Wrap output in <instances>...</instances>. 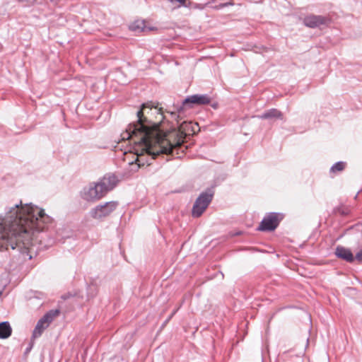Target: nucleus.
I'll list each match as a JSON object with an SVG mask.
<instances>
[{
	"label": "nucleus",
	"mask_w": 362,
	"mask_h": 362,
	"mask_svg": "<svg viewBox=\"0 0 362 362\" xmlns=\"http://www.w3.org/2000/svg\"><path fill=\"white\" fill-rule=\"evenodd\" d=\"M44 209L32 204H15L0 217V250L18 248L32 258L30 247L35 233L43 231L52 222Z\"/></svg>",
	"instance_id": "obj_1"
},
{
	"label": "nucleus",
	"mask_w": 362,
	"mask_h": 362,
	"mask_svg": "<svg viewBox=\"0 0 362 362\" xmlns=\"http://www.w3.org/2000/svg\"><path fill=\"white\" fill-rule=\"evenodd\" d=\"M153 111L160 119L165 118L161 108L153 106L152 103H144L137 112V122L129 124L126 131L121 134L122 141L127 140L133 145L129 150V154L133 153L136 156L135 163L132 161L129 164L134 166L135 170L146 163L148 165L151 164L146 158L152 157L150 151L156 149V145H158L161 136L157 128V121H154L151 117Z\"/></svg>",
	"instance_id": "obj_2"
},
{
	"label": "nucleus",
	"mask_w": 362,
	"mask_h": 362,
	"mask_svg": "<svg viewBox=\"0 0 362 362\" xmlns=\"http://www.w3.org/2000/svg\"><path fill=\"white\" fill-rule=\"evenodd\" d=\"M170 114L177 122V127H173L166 131L165 134H161L158 145H156V149L153 151H150V153L152 154L151 160L160 153H171L174 149L180 147L184 143L187 136L195 134L198 129L197 123L183 121L180 124V116L173 112H170Z\"/></svg>",
	"instance_id": "obj_3"
},
{
	"label": "nucleus",
	"mask_w": 362,
	"mask_h": 362,
	"mask_svg": "<svg viewBox=\"0 0 362 362\" xmlns=\"http://www.w3.org/2000/svg\"><path fill=\"white\" fill-rule=\"evenodd\" d=\"M117 184L114 175H106L99 182L90 184L81 192V197L88 202H95L112 190Z\"/></svg>",
	"instance_id": "obj_4"
},
{
	"label": "nucleus",
	"mask_w": 362,
	"mask_h": 362,
	"mask_svg": "<svg viewBox=\"0 0 362 362\" xmlns=\"http://www.w3.org/2000/svg\"><path fill=\"white\" fill-rule=\"evenodd\" d=\"M118 206V203L115 201L107 202L102 204L97 205L93 208L90 212V216L93 219L102 220L109 216Z\"/></svg>",
	"instance_id": "obj_5"
},
{
	"label": "nucleus",
	"mask_w": 362,
	"mask_h": 362,
	"mask_svg": "<svg viewBox=\"0 0 362 362\" xmlns=\"http://www.w3.org/2000/svg\"><path fill=\"white\" fill-rule=\"evenodd\" d=\"M212 197L213 192H202L194 202L192 211V216L196 218L199 217L208 207L212 200Z\"/></svg>",
	"instance_id": "obj_6"
},
{
	"label": "nucleus",
	"mask_w": 362,
	"mask_h": 362,
	"mask_svg": "<svg viewBox=\"0 0 362 362\" xmlns=\"http://www.w3.org/2000/svg\"><path fill=\"white\" fill-rule=\"evenodd\" d=\"M59 313V310H52L40 319L33 330V337L37 338L40 337L44 330L48 327L53 320L58 316Z\"/></svg>",
	"instance_id": "obj_7"
},
{
	"label": "nucleus",
	"mask_w": 362,
	"mask_h": 362,
	"mask_svg": "<svg viewBox=\"0 0 362 362\" xmlns=\"http://www.w3.org/2000/svg\"><path fill=\"white\" fill-rule=\"evenodd\" d=\"M279 215L275 213H271L266 216L262 221L258 230L262 231L274 230L279 223Z\"/></svg>",
	"instance_id": "obj_8"
},
{
	"label": "nucleus",
	"mask_w": 362,
	"mask_h": 362,
	"mask_svg": "<svg viewBox=\"0 0 362 362\" xmlns=\"http://www.w3.org/2000/svg\"><path fill=\"white\" fill-rule=\"evenodd\" d=\"M303 24L311 28H320L322 25H327L329 23V19L322 16L309 15L305 16L303 20Z\"/></svg>",
	"instance_id": "obj_9"
},
{
	"label": "nucleus",
	"mask_w": 362,
	"mask_h": 362,
	"mask_svg": "<svg viewBox=\"0 0 362 362\" xmlns=\"http://www.w3.org/2000/svg\"><path fill=\"white\" fill-rule=\"evenodd\" d=\"M211 102V98L207 95H193L187 98L184 101V105L188 103L197 105H206Z\"/></svg>",
	"instance_id": "obj_10"
},
{
	"label": "nucleus",
	"mask_w": 362,
	"mask_h": 362,
	"mask_svg": "<svg viewBox=\"0 0 362 362\" xmlns=\"http://www.w3.org/2000/svg\"><path fill=\"white\" fill-rule=\"evenodd\" d=\"M335 255L337 257L346 260L348 262H352L354 259L351 251L343 246H337L335 250Z\"/></svg>",
	"instance_id": "obj_11"
},
{
	"label": "nucleus",
	"mask_w": 362,
	"mask_h": 362,
	"mask_svg": "<svg viewBox=\"0 0 362 362\" xmlns=\"http://www.w3.org/2000/svg\"><path fill=\"white\" fill-rule=\"evenodd\" d=\"M129 29L136 33L153 30L154 28L147 26L143 20H136L129 25Z\"/></svg>",
	"instance_id": "obj_12"
},
{
	"label": "nucleus",
	"mask_w": 362,
	"mask_h": 362,
	"mask_svg": "<svg viewBox=\"0 0 362 362\" xmlns=\"http://www.w3.org/2000/svg\"><path fill=\"white\" fill-rule=\"evenodd\" d=\"M258 118L262 119H284V116L279 110L272 108L264 112L262 115H259Z\"/></svg>",
	"instance_id": "obj_13"
},
{
	"label": "nucleus",
	"mask_w": 362,
	"mask_h": 362,
	"mask_svg": "<svg viewBox=\"0 0 362 362\" xmlns=\"http://www.w3.org/2000/svg\"><path fill=\"white\" fill-rule=\"evenodd\" d=\"M12 333V329L8 322L0 323V339H7Z\"/></svg>",
	"instance_id": "obj_14"
},
{
	"label": "nucleus",
	"mask_w": 362,
	"mask_h": 362,
	"mask_svg": "<svg viewBox=\"0 0 362 362\" xmlns=\"http://www.w3.org/2000/svg\"><path fill=\"white\" fill-rule=\"evenodd\" d=\"M173 5V8H180V6L189 7V4H187V0H168Z\"/></svg>",
	"instance_id": "obj_15"
},
{
	"label": "nucleus",
	"mask_w": 362,
	"mask_h": 362,
	"mask_svg": "<svg viewBox=\"0 0 362 362\" xmlns=\"http://www.w3.org/2000/svg\"><path fill=\"white\" fill-rule=\"evenodd\" d=\"M346 163L344 162H337L331 168L330 170L333 173L340 172L344 169Z\"/></svg>",
	"instance_id": "obj_16"
},
{
	"label": "nucleus",
	"mask_w": 362,
	"mask_h": 362,
	"mask_svg": "<svg viewBox=\"0 0 362 362\" xmlns=\"http://www.w3.org/2000/svg\"><path fill=\"white\" fill-rule=\"evenodd\" d=\"M151 117H152V118H153L154 121H157V127H158L157 128L159 129L160 134H165L166 131H163L160 127V123L163 121V119H160L158 116L156 115V113L154 112L153 111L151 112Z\"/></svg>",
	"instance_id": "obj_17"
},
{
	"label": "nucleus",
	"mask_w": 362,
	"mask_h": 362,
	"mask_svg": "<svg viewBox=\"0 0 362 362\" xmlns=\"http://www.w3.org/2000/svg\"><path fill=\"white\" fill-rule=\"evenodd\" d=\"M234 4L233 1H228V2H226V3H223V4H220L218 5H216L214 6H213L212 8H214V9H216V10H219V9H221L224 7H226V6H233Z\"/></svg>",
	"instance_id": "obj_18"
},
{
	"label": "nucleus",
	"mask_w": 362,
	"mask_h": 362,
	"mask_svg": "<svg viewBox=\"0 0 362 362\" xmlns=\"http://www.w3.org/2000/svg\"><path fill=\"white\" fill-rule=\"evenodd\" d=\"M214 2H215V0H211V1H209V2L206 3V4H205L204 5H198V6H196V8H200V9H203V8H204L207 5H209V4H211V3H214Z\"/></svg>",
	"instance_id": "obj_19"
},
{
	"label": "nucleus",
	"mask_w": 362,
	"mask_h": 362,
	"mask_svg": "<svg viewBox=\"0 0 362 362\" xmlns=\"http://www.w3.org/2000/svg\"><path fill=\"white\" fill-rule=\"evenodd\" d=\"M356 259L360 262H362V251H360L356 254Z\"/></svg>",
	"instance_id": "obj_20"
}]
</instances>
